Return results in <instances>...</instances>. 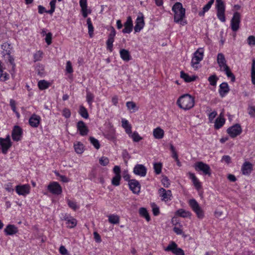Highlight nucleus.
<instances>
[{
    "label": "nucleus",
    "instance_id": "1",
    "mask_svg": "<svg viewBox=\"0 0 255 255\" xmlns=\"http://www.w3.org/2000/svg\"><path fill=\"white\" fill-rule=\"evenodd\" d=\"M172 10L174 12V22L179 23L182 25L186 24V22L183 20L185 17V9L183 7L182 4L179 2H176L172 6Z\"/></svg>",
    "mask_w": 255,
    "mask_h": 255
},
{
    "label": "nucleus",
    "instance_id": "2",
    "mask_svg": "<svg viewBox=\"0 0 255 255\" xmlns=\"http://www.w3.org/2000/svg\"><path fill=\"white\" fill-rule=\"evenodd\" d=\"M195 104L194 98L189 94H184L180 96L177 101V104L184 110L192 108Z\"/></svg>",
    "mask_w": 255,
    "mask_h": 255
},
{
    "label": "nucleus",
    "instance_id": "3",
    "mask_svg": "<svg viewBox=\"0 0 255 255\" xmlns=\"http://www.w3.org/2000/svg\"><path fill=\"white\" fill-rule=\"evenodd\" d=\"M189 204L192 210L196 213L197 217L199 219H203L204 217V212L196 200L194 199H190L189 201Z\"/></svg>",
    "mask_w": 255,
    "mask_h": 255
},
{
    "label": "nucleus",
    "instance_id": "4",
    "mask_svg": "<svg viewBox=\"0 0 255 255\" xmlns=\"http://www.w3.org/2000/svg\"><path fill=\"white\" fill-rule=\"evenodd\" d=\"M189 204L192 210L196 213L197 217L199 219H203L204 217V212L196 200L194 199H190L189 201Z\"/></svg>",
    "mask_w": 255,
    "mask_h": 255
},
{
    "label": "nucleus",
    "instance_id": "5",
    "mask_svg": "<svg viewBox=\"0 0 255 255\" xmlns=\"http://www.w3.org/2000/svg\"><path fill=\"white\" fill-rule=\"evenodd\" d=\"M166 252H171L175 255H185L184 251L178 247L177 244L171 241L164 249Z\"/></svg>",
    "mask_w": 255,
    "mask_h": 255
},
{
    "label": "nucleus",
    "instance_id": "6",
    "mask_svg": "<svg viewBox=\"0 0 255 255\" xmlns=\"http://www.w3.org/2000/svg\"><path fill=\"white\" fill-rule=\"evenodd\" d=\"M216 2L217 17L222 22H225L226 18L225 16V6L224 3L222 0H216Z\"/></svg>",
    "mask_w": 255,
    "mask_h": 255
},
{
    "label": "nucleus",
    "instance_id": "7",
    "mask_svg": "<svg viewBox=\"0 0 255 255\" xmlns=\"http://www.w3.org/2000/svg\"><path fill=\"white\" fill-rule=\"evenodd\" d=\"M195 169L197 171H202L204 175L211 176V168L209 165L202 162H197L194 165Z\"/></svg>",
    "mask_w": 255,
    "mask_h": 255
},
{
    "label": "nucleus",
    "instance_id": "8",
    "mask_svg": "<svg viewBox=\"0 0 255 255\" xmlns=\"http://www.w3.org/2000/svg\"><path fill=\"white\" fill-rule=\"evenodd\" d=\"M241 14L238 12H235L231 20V27L233 31H237L240 28L241 22Z\"/></svg>",
    "mask_w": 255,
    "mask_h": 255
},
{
    "label": "nucleus",
    "instance_id": "9",
    "mask_svg": "<svg viewBox=\"0 0 255 255\" xmlns=\"http://www.w3.org/2000/svg\"><path fill=\"white\" fill-rule=\"evenodd\" d=\"M204 51L201 48L198 49L194 54V56L191 60V66L194 68H197L199 62L203 59Z\"/></svg>",
    "mask_w": 255,
    "mask_h": 255
},
{
    "label": "nucleus",
    "instance_id": "10",
    "mask_svg": "<svg viewBox=\"0 0 255 255\" xmlns=\"http://www.w3.org/2000/svg\"><path fill=\"white\" fill-rule=\"evenodd\" d=\"M0 145L1 146L2 152L3 154H6L8 149L11 146V142L9 135H7L5 138L0 137Z\"/></svg>",
    "mask_w": 255,
    "mask_h": 255
},
{
    "label": "nucleus",
    "instance_id": "11",
    "mask_svg": "<svg viewBox=\"0 0 255 255\" xmlns=\"http://www.w3.org/2000/svg\"><path fill=\"white\" fill-rule=\"evenodd\" d=\"M242 131V129L241 126L239 124H236L227 129V133L229 134V135L232 137L234 138L237 136L240 135Z\"/></svg>",
    "mask_w": 255,
    "mask_h": 255
},
{
    "label": "nucleus",
    "instance_id": "12",
    "mask_svg": "<svg viewBox=\"0 0 255 255\" xmlns=\"http://www.w3.org/2000/svg\"><path fill=\"white\" fill-rule=\"evenodd\" d=\"M47 188L51 193L55 195H59L62 191L61 186L56 182L50 183L48 185Z\"/></svg>",
    "mask_w": 255,
    "mask_h": 255
},
{
    "label": "nucleus",
    "instance_id": "13",
    "mask_svg": "<svg viewBox=\"0 0 255 255\" xmlns=\"http://www.w3.org/2000/svg\"><path fill=\"white\" fill-rule=\"evenodd\" d=\"M22 135V129L18 126H15L11 132L12 138L14 141H18L21 140Z\"/></svg>",
    "mask_w": 255,
    "mask_h": 255
},
{
    "label": "nucleus",
    "instance_id": "14",
    "mask_svg": "<svg viewBox=\"0 0 255 255\" xmlns=\"http://www.w3.org/2000/svg\"><path fill=\"white\" fill-rule=\"evenodd\" d=\"M133 172L140 177H144L146 174L147 169L143 165L137 164L133 168Z\"/></svg>",
    "mask_w": 255,
    "mask_h": 255
},
{
    "label": "nucleus",
    "instance_id": "15",
    "mask_svg": "<svg viewBox=\"0 0 255 255\" xmlns=\"http://www.w3.org/2000/svg\"><path fill=\"white\" fill-rule=\"evenodd\" d=\"M128 186L132 193L138 194L140 190V185L139 182L135 179H131L129 181Z\"/></svg>",
    "mask_w": 255,
    "mask_h": 255
},
{
    "label": "nucleus",
    "instance_id": "16",
    "mask_svg": "<svg viewBox=\"0 0 255 255\" xmlns=\"http://www.w3.org/2000/svg\"><path fill=\"white\" fill-rule=\"evenodd\" d=\"M158 193L162 201L167 202L171 200L172 193L170 190H166L163 188H160L158 190Z\"/></svg>",
    "mask_w": 255,
    "mask_h": 255
},
{
    "label": "nucleus",
    "instance_id": "17",
    "mask_svg": "<svg viewBox=\"0 0 255 255\" xmlns=\"http://www.w3.org/2000/svg\"><path fill=\"white\" fill-rule=\"evenodd\" d=\"M15 191L19 195L26 196L29 193L30 186L28 184L17 185L15 187Z\"/></svg>",
    "mask_w": 255,
    "mask_h": 255
},
{
    "label": "nucleus",
    "instance_id": "18",
    "mask_svg": "<svg viewBox=\"0 0 255 255\" xmlns=\"http://www.w3.org/2000/svg\"><path fill=\"white\" fill-rule=\"evenodd\" d=\"M124 28L123 29L122 32L124 33H130L133 29V23L131 17L128 16L126 21L124 24Z\"/></svg>",
    "mask_w": 255,
    "mask_h": 255
},
{
    "label": "nucleus",
    "instance_id": "19",
    "mask_svg": "<svg viewBox=\"0 0 255 255\" xmlns=\"http://www.w3.org/2000/svg\"><path fill=\"white\" fill-rule=\"evenodd\" d=\"M141 16H138L135 21V25L134 27V30L135 32H139L144 27V21L143 19V16L141 13Z\"/></svg>",
    "mask_w": 255,
    "mask_h": 255
},
{
    "label": "nucleus",
    "instance_id": "20",
    "mask_svg": "<svg viewBox=\"0 0 255 255\" xmlns=\"http://www.w3.org/2000/svg\"><path fill=\"white\" fill-rule=\"evenodd\" d=\"M77 128L81 135L85 136L88 134L89 129L83 121H80L77 123Z\"/></svg>",
    "mask_w": 255,
    "mask_h": 255
},
{
    "label": "nucleus",
    "instance_id": "21",
    "mask_svg": "<svg viewBox=\"0 0 255 255\" xmlns=\"http://www.w3.org/2000/svg\"><path fill=\"white\" fill-rule=\"evenodd\" d=\"M41 118L39 116L33 114L29 119V124L33 128H37L40 124Z\"/></svg>",
    "mask_w": 255,
    "mask_h": 255
},
{
    "label": "nucleus",
    "instance_id": "22",
    "mask_svg": "<svg viewBox=\"0 0 255 255\" xmlns=\"http://www.w3.org/2000/svg\"><path fill=\"white\" fill-rule=\"evenodd\" d=\"M253 164L248 161L244 163L242 167V173L245 175H249L253 170Z\"/></svg>",
    "mask_w": 255,
    "mask_h": 255
},
{
    "label": "nucleus",
    "instance_id": "23",
    "mask_svg": "<svg viewBox=\"0 0 255 255\" xmlns=\"http://www.w3.org/2000/svg\"><path fill=\"white\" fill-rule=\"evenodd\" d=\"M230 91L228 84L226 82H223L220 85L219 92L221 97H225Z\"/></svg>",
    "mask_w": 255,
    "mask_h": 255
},
{
    "label": "nucleus",
    "instance_id": "24",
    "mask_svg": "<svg viewBox=\"0 0 255 255\" xmlns=\"http://www.w3.org/2000/svg\"><path fill=\"white\" fill-rule=\"evenodd\" d=\"M18 231V228L14 225L9 224L6 226L4 232L6 235H13Z\"/></svg>",
    "mask_w": 255,
    "mask_h": 255
},
{
    "label": "nucleus",
    "instance_id": "25",
    "mask_svg": "<svg viewBox=\"0 0 255 255\" xmlns=\"http://www.w3.org/2000/svg\"><path fill=\"white\" fill-rule=\"evenodd\" d=\"M217 60V63L220 67V70H222L223 68L228 66L226 64V60L223 53H220L218 54Z\"/></svg>",
    "mask_w": 255,
    "mask_h": 255
},
{
    "label": "nucleus",
    "instance_id": "26",
    "mask_svg": "<svg viewBox=\"0 0 255 255\" xmlns=\"http://www.w3.org/2000/svg\"><path fill=\"white\" fill-rule=\"evenodd\" d=\"M164 130L160 127L154 128L153 130V135L155 139H160L163 137Z\"/></svg>",
    "mask_w": 255,
    "mask_h": 255
},
{
    "label": "nucleus",
    "instance_id": "27",
    "mask_svg": "<svg viewBox=\"0 0 255 255\" xmlns=\"http://www.w3.org/2000/svg\"><path fill=\"white\" fill-rule=\"evenodd\" d=\"M79 3L81 7L82 15L84 17L86 18L88 15L87 0H80Z\"/></svg>",
    "mask_w": 255,
    "mask_h": 255
},
{
    "label": "nucleus",
    "instance_id": "28",
    "mask_svg": "<svg viewBox=\"0 0 255 255\" xmlns=\"http://www.w3.org/2000/svg\"><path fill=\"white\" fill-rule=\"evenodd\" d=\"M120 54L121 58L125 61H128L131 59L129 52L128 50L122 49L120 50Z\"/></svg>",
    "mask_w": 255,
    "mask_h": 255
},
{
    "label": "nucleus",
    "instance_id": "29",
    "mask_svg": "<svg viewBox=\"0 0 255 255\" xmlns=\"http://www.w3.org/2000/svg\"><path fill=\"white\" fill-rule=\"evenodd\" d=\"M223 116L222 114L220 115V117L217 118L215 122V128L216 129L220 128L224 125L225 123V119L222 117Z\"/></svg>",
    "mask_w": 255,
    "mask_h": 255
},
{
    "label": "nucleus",
    "instance_id": "30",
    "mask_svg": "<svg viewBox=\"0 0 255 255\" xmlns=\"http://www.w3.org/2000/svg\"><path fill=\"white\" fill-rule=\"evenodd\" d=\"M189 178L192 180L194 185L195 187L199 189L201 188V185L200 182L199 181L197 178L196 177L195 174L191 172H189L188 173Z\"/></svg>",
    "mask_w": 255,
    "mask_h": 255
},
{
    "label": "nucleus",
    "instance_id": "31",
    "mask_svg": "<svg viewBox=\"0 0 255 255\" xmlns=\"http://www.w3.org/2000/svg\"><path fill=\"white\" fill-rule=\"evenodd\" d=\"M180 77L183 79L186 82L194 81L196 79V77L195 76H192L191 77L183 71L180 72Z\"/></svg>",
    "mask_w": 255,
    "mask_h": 255
},
{
    "label": "nucleus",
    "instance_id": "32",
    "mask_svg": "<svg viewBox=\"0 0 255 255\" xmlns=\"http://www.w3.org/2000/svg\"><path fill=\"white\" fill-rule=\"evenodd\" d=\"M1 48L2 49V54L3 56L5 55L9 56L10 54V45L7 43H4L1 45Z\"/></svg>",
    "mask_w": 255,
    "mask_h": 255
},
{
    "label": "nucleus",
    "instance_id": "33",
    "mask_svg": "<svg viewBox=\"0 0 255 255\" xmlns=\"http://www.w3.org/2000/svg\"><path fill=\"white\" fill-rule=\"evenodd\" d=\"M221 71H224L228 78H230L232 82H234L235 81V76L233 74V73L231 71L230 67L228 66H227L222 68Z\"/></svg>",
    "mask_w": 255,
    "mask_h": 255
},
{
    "label": "nucleus",
    "instance_id": "34",
    "mask_svg": "<svg viewBox=\"0 0 255 255\" xmlns=\"http://www.w3.org/2000/svg\"><path fill=\"white\" fill-rule=\"evenodd\" d=\"M122 126L125 128L126 133L128 134L131 133V127L129 125L128 121L126 119H122Z\"/></svg>",
    "mask_w": 255,
    "mask_h": 255
},
{
    "label": "nucleus",
    "instance_id": "35",
    "mask_svg": "<svg viewBox=\"0 0 255 255\" xmlns=\"http://www.w3.org/2000/svg\"><path fill=\"white\" fill-rule=\"evenodd\" d=\"M139 213L141 217L145 218L147 222L150 220V216L146 208L143 207L140 208L139 209Z\"/></svg>",
    "mask_w": 255,
    "mask_h": 255
},
{
    "label": "nucleus",
    "instance_id": "36",
    "mask_svg": "<svg viewBox=\"0 0 255 255\" xmlns=\"http://www.w3.org/2000/svg\"><path fill=\"white\" fill-rule=\"evenodd\" d=\"M176 215L183 218H187L191 216V213L189 211H186L183 209L178 210L176 212Z\"/></svg>",
    "mask_w": 255,
    "mask_h": 255
},
{
    "label": "nucleus",
    "instance_id": "37",
    "mask_svg": "<svg viewBox=\"0 0 255 255\" xmlns=\"http://www.w3.org/2000/svg\"><path fill=\"white\" fill-rule=\"evenodd\" d=\"M108 220L111 224H117L120 222V217L117 215H110L108 216Z\"/></svg>",
    "mask_w": 255,
    "mask_h": 255
},
{
    "label": "nucleus",
    "instance_id": "38",
    "mask_svg": "<svg viewBox=\"0 0 255 255\" xmlns=\"http://www.w3.org/2000/svg\"><path fill=\"white\" fill-rule=\"evenodd\" d=\"M79 114L84 119H87L89 118L87 110L83 106H80Z\"/></svg>",
    "mask_w": 255,
    "mask_h": 255
},
{
    "label": "nucleus",
    "instance_id": "39",
    "mask_svg": "<svg viewBox=\"0 0 255 255\" xmlns=\"http://www.w3.org/2000/svg\"><path fill=\"white\" fill-rule=\"evenodd\" d=\"M126 106L128 110H132L131 112H134L138 110L136 104L133 102H127L126 103Z\"/></svg>",
    "mask_w": 255,
    "mask_h": 255
},
{
    "label": "nucleus",
    "instance_id": "40",
    "mask_svg": "<svg viewBox=\"0 0 255 255\" xmlns=\"http://www.w3.org/2000/svg\"><path fill=\"white\" fill-rule=\"evenodd\" d=\"M128 135L134 142H138L142 139V137L136 131H134L133 133L131 132V133L129 134Z\"/></svg>",
    "mask_w": 255,
    "mask_h": 255
},
{
    "label": "nucleus",
    "instance_id": "41",
    "mask_svg": "<svg viewBox=\"0 0 255 255\" xmlns=\"http://www.w3.org/2000/svg\"><path fill=\"white\" fill-rule=\"evenodd\" d=\"M38 88L40 90H45L49 86V83L44 80H40L38 83Z\"/></svg>",
    "mask_w": 255,
    "mask_h": 255
},
{
    "label": "nucleus",
    "instance_id": "42",
    "mask_svg": "<svg viewBox=\"0 0 255 255\" xmlns=\"http://www.w3.org/2000/svg\"><path fill=\"white\" fill-rule=\"evenodd\" d=\"M74 149L75 151L79 154L83 153L84 151V146L82 143L80 142H77L76 144H74Z\"/></svg>",
    "mask_w": 255,
    "mask_h": 255
},
{
    "label": "nucleus",
    "instance_id": "43",
    "mask_svg": "<svg viewBox=\"0 0 255 255\" xmlns=\"http://www.w3.org/2000/svg\"><path fill=\"white\" fill-rule=\"evenodd\" d=\"M218 79V77L215 74H214L209 77L208 80L211 85L216 86Z\"/></svg>",
    "mask_w": 255,
    "mask_h": 255
},
{
    "label": "nucleus",
    "instance_id": "44",
    "mask_svg": "<svg viewBox=\"0 0 255 255\" xmlns=\"http://www.w3.org/2000/svg\"><path fill=\"white\" fill-rule=\"evenodd\" d=\"M87 23L88 25L89 34L90 37H92L94 31V27L92 25V23L91 22L90 18H88L87 19Z\"/></svg>",
    "mask_w": 255,
    "mask_h": 255
},
{
    "label": "nucleus",
    "instance_id": "45",
    "mask_svg": "<svg viewBox=\"0 0 255 255\" xmlns=\"http://www.w3.org/2000/svg\"><path fill=\"white\" fill-rule=\"evenodd\" d=\"M89 140L91 143L97 149H98L100 147V144L98 139H96L94 137L90 136L89 137Z\"/></svg>",
    "mask_w": 255,
    "mask_h": 255
},
{
    "label": "nucleus",
    "instance_id": "46",
    "mask_svg": "<svg viewBox=\"0 0 255 255\" xmlns=\"http://www.w3.org/2000/svg\"><path fill=\"white\" fill-rule=\"evenodd\" d=\"M94 96L93 94H92L90 92H87L86 101L90 107L92 106V103L94 100Z\"/></svg>",
    "mask_w": 255,
    "mask_h": 255
},
{
    "label": "nucleus",
    "instance_id": "47",
    "mask_svg": "<svg viewBox=\"0 0 255 255\" xmlns=\"http://www.w3.org/2000/svg\"><path fill=\"white\" fill-rule=\"evenodd\" d=\"M252 82L254 85H255V59L253 60L252 65Z\"/></svg>",
    "mask_w": 255,
    "mask_h": 255
},
{
    "label": "nucleus",
    "instance_id": "48",
    "mask_svg": "<svg viewBox=\"0 0 255 255\" xmlns=\"http://www.w3.org/2000/svg\"><path fill=\"white\" fill-rule=\"evenodd\" d=\"M121 179V175H115L112 179V184L116 186H119L120 184Z\"/></svg>",
    "mask_w": 255,
    "mask_h": 255
},
{
    "label": "nucleus",
    "instance_id": "49",
    "mask_svg": "<svg viewBox=\"0 0 255 255\" xmlns=\"http://www.w3.org/2000/svg\"><path fill=\"white\" fill-rule=\"evenodd\" d=\"M154 172L156 174H159L161 172L162 164L161 163H154L153 164Z\"/></svg>",
    "mask_w": 255,
    "mask_h": 255
},
{
    "label": "nucleus",
    "instance_id": "50",
    "mask_svg": "<svg viewBox=\"0 0 255 255\" xmlns=\"http://www.w3.org/2000/svg\"><path fill=\"white\" fill-rule=\"evenodd\" d=\"M66 224L67 225V227L69 228H73L77 225V220L72 218L70 219V220H68V222H66Z\"/></svg>",
    "mask_w": 255,
    "mask_h": 255
},
{
    "label": "nucleus",
    "instance_id": "51",
    "mask_svg": "<svg viewBox=\"0 0 255 255\" xmlns=\"http://www.w3.org/2000/svg\"><path fill=\"white\" fill-rule=\"evenodd\" d=\"M99 173H98L96 170L93 169L89 175V178L91 180H93L94 182H96L97 175H99Z\"/></svg>",
    "mask_w": 255,
    "mask_h": 255
},
{
    "label": "nucleus",
    "instance_id": "52",
    "mask_svg": "<svg viewBox=\"0 0 255 255\" xmlns=\"http://www.w3.org/2000/svg\"><path fill=\"white\" fill-rule=\"evenodd\" d=\"M114 41V38L108 37V39L106 42L107 49L110 51H112L113 42Z\"/></svg>",
    "mask_w": 255,
    "mask_h": 255
},
{
    "label": "nucleus",
    "instance_id": "53",
    "mask_svg": "<svg viewBox=\"0 0 255 255\" xmlns=\"http://www.w3.org/2000/svg\"><path fill=\"white\" fill-rule=\"evenodd\" d=\"M122 156L124 158V161L126 163H128V160L130 158V156L128 151L125 149L122 152Z\"/></svg>",
    "mask_w": 255,
    "mask_h": 255
},
{
    "label": "nucleus",
    "instance_id": "54",
    "mask_svg": "<svg viewBox=\"0 0 255 255\" xmlns=\"http://www.w3.org/2000/svg\"><path fill=\"white\" fill-rule=\"evenodd\" d=\"M56 2V0H51V1L50 2V5L51 8L50 10H49L47 11V13H49V14H51L54 12L55 9Z\"/></svg>",
    "mask_w": 255,
    "mask_h": 255
},
{
    "label": "nucleus",
    "instance_id": "55",
    "mask_svg": "<svg viewBox=\"0 0 255 255\" xmlns=\"http://www.w3.org/2000/svg\"><path fill=\"white\" fill-rule=\"evenodd\" d=\"M67 204L69 207L74 211H76L78 208V206L77 205L76 203L71 201L69 199H67Z\"/></svg>",
    "mask_w": 255,
    "mask_h": 255
},
{
    "label": "nucleus",
    "instance_id": "56",
    "mask_svg": "<svg viewBox=\"0 0 255 255\" xmlns=\"http://www.w3.org/2000/svg\"><path fill=\"white\" fill-rule=\"evenodd\" d=\"M151 207H152L153 214L154 216H157L158 215H159V207L154 203H152L151 204Z\"/></svg>",
    "mask_w": 255,
    "mask_h": 255
},
{
    "label": "nucleus",
    "instance_id": "57",
    "mask_svg": "<svg viewBox=\"0 0 255 255\" xmlns=\"http://www.w3.org/2000/svg\"><path fill=\"white\" fill-rule=\"evenodd\" d=\"M99 163L103 166H106L109 163V160L108 157L103 156L99 159Z\"/></svg>",
    "mask_w": 255,
    "mask_h": 255
},
{
    "label": "nucleus",
    "instance_id": "58",
    "mask_svg": "<svg viewBox=\"0 0 255 255\" xmlns=\"http://www.w3.org/2000/svg\"><path fill=\"white\" fill-rule=\"evenodd\" d=\"M9 78V75L6 72L3 73V70L0 72V80L2 81H5Z\"/></svg>",
    "mask_w": 255,
    "mask_h": 255
},
{
    "label": "nucleus",
    "instance_id": "59",
    "mask_svg": "<svg viewBox=\"0 0 255 255\" xmlns=\"http://www.w3.org/2000/svg\"><path fill=\"white\" fill-rule=\"evenodd\" d=\"M170 149L172 153V157L173 158H174L175 160H177L178 158L177 153L175 151V147L172 144H171L170 145Z\"/></svg>",
    "mask_w": 255,
    "mask_h": 255
},
{
    "label": "nucleus",
    "instance_id": "60",
    "mask_svg": "<svg viewBox=\"0 0 255 255\" xmlns=\"http://www.w3.org/2000/svg\"><path fill=\"white\" fill-rule=\"evenodd\" d=\"M105 137L113 141H115L116 140V136L115 134V130H114L112 132L107 134L105 135Z\"/></svg>",
    "mask_w": 255,
    "mask_h": 255
},
{
    "label": "nucleus",
    "instance_id": "61",
    "mask_svg": "<svg viewBox=\"0 0 255 255\" xmlns=\"http://www.w3.org/2000/svg\"><path fill=\"white\" fill-rule=\"evenodd\" d=\"M211 6L207 3L203 7V10L199 12V15L200 16H204L206 12L208 11Z\"/></svg>",
    "mask_w": 255,
    "mask_h": 255
},
{
    "label": "nucleus",
    "instance_id": "62",
    "mask_svg": "<svg viewBox=\"0 0 255 255\" xmlns=\"http://www.w3.org/2000/svg\"><path fill=\"white\" fill-rule=\"evenodd\" d=\"M162 183L165 187H168L170 185L169 179L166 176H163L161 180Z\"/></svg>",
    "mask_w": 255,
    "mask_h": 255
},
{
    "label": "nucleus",
    "instance_id": "63",
    "mask_svg": "<svg viewBox=\"0 0 255 255\" xmlns=\"http://www.w3.org/2000/svg\"><path fill=\"white\" fill-rule=\"evenodd\" d=\"M52 34L51 32H48L46 34V37H45V42L46 43L49 45L52 43Z\"/></svg>",
    "mask_w": 255,
    "mask_h": 255
},
{
    "label": "nucleus",
    "instance_id": "64",
    "mask_svg": "<svg viewBox=\"0 0 255 255\" xmlns=\"http://www.w3.org/2000/svg\"><path fill=\"white\" fill-rule=\"evenodd\" d=\"M71 112L67 108H64L62 112V115L66 119L69 118L71 116Z\"/></svg>",
    "mask_w": 255,
    "mask_h": 255
}]
</instances>
